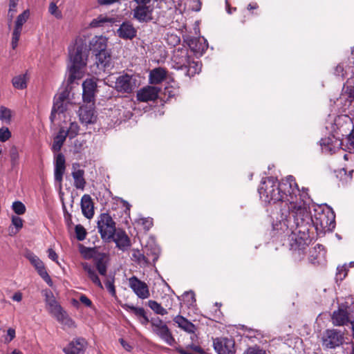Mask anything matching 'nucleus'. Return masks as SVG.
Wrapping results in <instances>:
<instances>
[{"label":"nucleus","instance_id":"37","mask_svg":"<svg viewBox=\"0 0 354 354\" xmlns=\"http://www.w3.org/2000/svg\"><path fill=\"white\" fill-rule=\"evenodd\" d=\"M27 80L26 74L19 75L13 77L12 83L15 88L24 89L27 86Z\"/></svg>","mask_w":354,"mask_h":354},{"label":"nucleus","instance_id":"33","mask_svg":"<svg viewBox=\"0 0 354 354\" xmlns=\"http://www.w3.org/2000/svg\"><path fill=\"white\" fill-rule=\"evenodd\" d=\"M176 350L180 354H205V352L200 346L193 342L187 344L185 348L178 346Z\"/></svg>","mask_w":354,"mask_h":354},{"label":"nucleus","instance_id":"32","mask_svg":"<svg viewBox=\"0 0 354 354\" xmlns=\"http://www.w3.org/2000/svg\"><path fill=\"white\" fill-rule=\"evenodd\" d=\"M66 134H65V129L64 127H61L57 135L53 139V143L51 149L53 152H58L60 151L63 146L66 138Z\"/></svg>","mask_w":354,"mask_h":354},{"label":"nucleus","instance_id":"25","mask_svg":"<svg viewBox=\"0 0 354 354\" xmlns=\"http://www.w3.org/2000/svg\"><path fill=\"white\" fill-rule=\"evenodd\" d=\"M106 39L103 36H95L89 43V49L95 55L106 50Z\"/></svg>","mask_w":354,"mask_h":354},{"label":"nucleus","instance_id":"11","mask_svg":"<svg viewBox=\"0 0 354 354\" xmlns=\"http://www.w3.org/2000/svg\"><path fill=\"white\" fill-rule=\"evenodd\" d=\"M128 281L129 288L138 298L145 299L150 296L149 287L145 281L140 280L136 276H132Z\"/></svg>","mask_w":354,"mask_h":354},{"label":"nucleus","instance_id":"36","mask_svg":"<svg viewBox=\"0 0 354 354\" xmlns=\"http://www.w3.org/2000/svg\"><path fill=\"white\" fill-rule=\"evenodd\" d=\"M188 46L190 49L195 53L202 54L206 49V45L202 43L200 39L192 38L188 41Z\"/></svg>","mask_w":354,"mask_h":354},{"label":"nucleus","instance_id":"46","mask_svg":"<svg viewBox=\"0 0 354 354\" xmlns=\"http://www.w3.org/2000/svg\"><path fill=\"white\" fill-rule=\"evenodd\" d=\"M11 118V111L10 109L1 106L0 108V120L3 122H9Z\"/></svg>","mask_w":354,"mask_h":354},{"label":"nucleus","instance_id":"63","mask_svg":"<svg viewBox=\"0 0 354 354\" xmlns=\"http://www.w3.org/2000/svg\"><path fill=\"white\" fill-rule=\"evenodd\" d=\"M7 335L9 337V339H6V340L8 342L12 341L15 337V330L12 328H8L7 330Z\"/></svg>","mask_w":354,"mask_h":354},{"label":"nucleus","instance_id":"47","mask_svg":"<svg viewBox=\"0 0 354 354\" xmlns=\"http://www.w3.org/2000/svg\"><path fill=\"white\" fill-rule=\"evenodd\" d=\"M66 167H55L54 176L55 181L58 182L60 185L63 180V175L65 172Z\"/></svg>","mask_w":354,"mask_h":354},{"label":"nucleus","instance_id":"64","mask_svg":"<svg viewBox=\"0 0 354 354\" xmlns=\"http://www.w3.org/2000/svg\"><path fill=\"white\" fill-rule=\"evenodd\" d=\"M348 96L354 100V86H348L346 88Z\"/></svg>","mask_w":354,"mask_h":354},{"label":"nucleus","instance_id":"18","mask_svg":"<svg viewBox=\"0 0 354 354\" xmlns=\"http://www.w3.org/2000/svg\"><path fill=\"white\" fill-rule=\"evenodd\" d=\"M79 117L80 121L86 124L95 123L97 115L93 108V104L82 106L79 110Z\"/></svg>","mask_w":354,"mask_h":354},{"label":"nucleus","instance_id":"59","mask_svg":"<svg viewBox=\"0 0 354 354\" xmlns=\"http://www.w3.org/2000/svg\"><path fill=\"white\" fill-rule=\"evenodd\" d=\"M48 254L49 259H50L51 260H53V261H55L57 264H59V262L57 261V254L55 252V250H53L52 248H49L48 250Z\"/></svg>","mask_w":354,"mask_h":354},{"label":"nucleus","instance_id":"15","mask_svg":"<svg viewBox=\"0 0 354 354\" xmlns=\"http://www.w3.org/2000/svg\"><path fill=\"white\" fill-rule=\"evenodd\" d=\"M153 8L147 5H138L133 10V17L140 23H147L152 19Z\"/></svg>","mask_w":354,"mask_h":354},{"label":"nucleus","instance_id":"23","mask_svg":"<svg viewBox=\"0 0 354 354\" xmlns=\"http://www.w3.org/2000/svg\"><path fill=\"white\" fill-rule=\"evenodd\" d=\"M108 261V256L105 253H97L93 257L95 267L102 276L106 275Z\"/></svg>","mask_w":354,"mask_h":354},{"label":"nucleus","instance_id":"7","mask_svg":"<svg viewBox=\"0 0 354 354\" xmlns=\"http://www.w3.org/2000/svg\"><path fill=\"white\" fill-rule=\"evenodd\" d=\"M69 91L67 88L63 90L61 93L55 95L50 120L51 123H54L56 120H61L62 118L66 119L69 115L68 113V106L69 102Z\"/></svg>","mask_w":354,"mask_h":354},{"label":"nucleus","instance_id":"54","mask_svg":"<svg viewBox=\"0 0 354 354\" xmlns=\"http://www.w3.org/2000/svg\"><path fill=\"white\" fill-rule=\"evenodd\" d=\"M12 223L17 228V231L23 227V220L17 216L12 217Z\"/></svg>","mask_w":354,"mask_h":354},{"label":"nucleus","instance_id":"22","mask_svg":"<svg viewBox=\"0 0 354 354\" xmlns=\"http://www.w3.org/2000/svg\"><path fill=\"white\" fill-rule=\"evenodd\" d=\"M174 321L176 324H177L179 328L192 334L190 338L192 342H194L197 338V336L195 334L196 326L192 322L180 315H177L175 317Z\"/></svg>","mask_w":354,"mask_h":354},{"label":"nucleus","instance_id":"52","mask_svg":"<svg viewBox=\"0 0 354 354\" xmlns=\"http://www.w3.org/2000/svg\"><path fill=\"white\" fill-rule=\"evenodd\" d=\"M149 322L151 324V326H153V329L158 328L159 327H161L162 326L166 325L164 322L160 319L159 317L153 318L151 320H149Z\"/></svg>","mask_w":354,"mask_h":354},{"label":"nucleus","instance_id":"50","mask_svg":"<svg viewBox=\"0 0 354 354\" xmlns=\"http://www.w3.org/2000/svg\"><path fill=\"white\" fill-rule=\"evenodd\" d=\"M11 136V133L7 127L0 128V141L6 142Z\"/></svg>","mask_w":354,"mask_h":354},{"label":"nucleus","instance_id":"60","mask_svg":"<svg viewBox=\"0 0 354 354\" xmlns=\"http://www.w3.org/2000/svg\"><path fill=\"white\" fill-rule=\"evenodd\" d=\"M348 142L349 145L353 149H354V126H353L352 131L348 136Z\"/></svg>","mask_w":354,"mask_h":354},{"label":"nucleus","instance_id":"61","mask_svg":"<svg viewBox=\"0 0 354 354\" xmlns=\"http://www.w3.org/2000/svg\"><path fill=\"white\" fill-rule=\"evenodd\" d=\"M120 0H97V3L101 6H109L118 2Z\"/></svg>","mask_w":354,"mask_h":354},{"label":"nucleus","instance_id":"27","mask_svg":"<svg viewBox=\"0 0 354 354\" xmlns=\"http://www.w3.org/2000/svg\"><path fill=\"white\" fill-rule=\"evenodd\" d=\"M81 266L91 281L98 288L102 289V283L95 271V268L87 262H82Z\"/></svg>","mask_w":354,"mask_h":354},{"label":"nucleus","instance_id":"56","mask_svg":"<svg viewBox=\"0 0 354 354\" xmlns=\"http://www.w3.org/2000/svg\"><path fill=\"white\" fill-rule=\"evenodd\" d=\"M334 74L336 76H341L342 77H344L346 75V72L344 71V66L342 64H339L335 68Z\"/></svg>","mask_w":354,"mask_h":354},{"label":"nucleus","instance_id":"19","mask_svg":"<svg viewBox=\"0 0 354 354\" xmlns=\"http://www.w3.org/2000/svg\"><path fill=\"white\" fill-rule=\"evenodd\" d=\"M30 263L35 266L41 277L49 285L52 286L53 281L50 277L48 274L43 262L33 254H29L27 256Z\"/></svg>","mask_w":354,"mask_h":354},{"label":"nucleus","instance_id":"40","mask_svg":"<svg viewBox=\"0 0 354 354\" xmlns=\"http://www.w3.org/2000/svg\"><path fill=\"white\" fill-rule=\"evenodd\" d=\"M323 257L324 253H321L320 252H317L316 247H315L310 252L308 260L313 265L320 264Z\"/></svg>","mask_w":354,"mask_h":354},{"label":"nucleus","instance_id":"34","mask_svg":"<svg viewBox=\"0 0 354 354\" xmlns=\"http://www.w3.org/2000/svg\"><path fill=\"white\" fill-rule=\"evenodd\" d=\"M132 258L141 267H147L151 264L149 254L147 253V255H145L139 250H134L133 251Z\"/></svg>","mask_w":354,"mask_h":354},{"label":"nucleus","instance_id":"6","mask_svg":"<svg viewBox=\"0 0 354 354\" xmlns=\"http://www.w3.org/2000/svg\"><path fill=\"white\" fill-rule=\"evenodd\" d=\"M174 62L178 70H184L186 76L192 77L201 70V64L198 62L190 61L187 50L178 48L174 55Z\"/></svg>","mask_w":354,"mask_h":354},{"label":"nucleus","instance_id":"55","mask_svg":"<svg viewBox=\"0 0 354 354\" xmlns=\"http://www.w3.org/2000/svg\"><path fill=\"white\" fill-rule=\"evenodd\" d=\"M18 1H15L14 4L12 3L11 0L9 2V10L8 15L10 18V20L13 18L15 13L16 12V6Z\"/></svg>","mask_w":354,"mask_h":354},{"label":"nucleus","instance_id":"53","mask_svg":"<svg viewBox=\"0 0 354 354\" xmlns=\"http://www.w3.org/2000/svg\"><path fill=\"white\" fill-rule=\"evenodd\" d=\"M184 297L189 305H192L196 302L195 295L192 291L185 292Z\"/></svg>","mask_w":354,"mask_h":354},{"label":"nucleus","instance_id":"57","mask_svg":"<svg viewBox=\"0 0 354 354\" xmlns=\"http://www.w3.org/2000/svg\"><path fill=\"white\" fill-rule=\"evenodd\" d=\"M331 142H332V138H330L329 137L325 138H322L320 140V145L322 147H327L329 150H331V147H330Z\"/></svg>","mask_w":354,"mask_h":354},{"label":"nucleus","instance_id":"30","mask_svg":"<svg viewBox=\"0 0 354 354\" xmlns=\"http://www.w3.org/2000/svg\"><path fill=\"white\" fill-rule=\"evenodd\" d=\"M76 166H79L75 163L73 165L74 171L72 172V176L74 179V185L77 189H84L86 185V180L84 178V171L83 169H76Z\"/></svg>","mask_w":354,"mask_h":354},{"label":"nucleus","instance_id":"35","mask_svg":"<svg viewBox=\"0 0 354 354\" xmlns=\"http://www.w3.org/2000/svg\"><path fill=\"white\" fill-rule=\"evenodd\" d=\"M127 309L131 310L140 319V322L142 325H147L149 322L148 317L146 315L145 310L143 308H138L134 306L126 305Z\"/></svg>","mask_w":354,"mask_h":354},{"label":"nucleus","instance_id":"42","mask_svg":"<svg viewBox=\"0 0 354 354\" xmlns=\"http://www.w3.org/2000/svg\"><path fill=\"white\" fill-rule=\"evenodd\" d=\"M79 131V126L77 122H70V126L68 129L65 130V134L66 136H68L71 139L75 138Z\"/></svg>","mask_w":354,"mask_h":354},{"label":"nucleus","instance_id":"16","mask_svg":"<svg viewBox=\"0 0 354 354\" xmlns=\"http://www.w3.org/2000/svg\"><path fill=\"white\" fill-rule=\"evenodd\" d=\"M116 32L120 38L131 40L136 37L137 30L130 21H125L120 26Z\"/></svg>","mask_w":354,"mask_h":354},{"label":"nucleus","instance_id":"29","mask_svg":"<svg viewBox=\"0 0 354 354\" xmlns=\"http://www.w3.org/2000/svg\"><path fill=\"white\" fill-rule=\"evenodd\" d=\"M167 71L165 68L158 67L150 71L149 79L152 84H158L164 81L167 77Z\"/></svg>","mask_w":354,"mask_h":354},{"label":"nucleus","instance_id":"12","mask_svg":"<svg viewBox=\"0 0 354 354\" xmlns=\"http://www.w3.org/2000/svg\"><path fill=\"white\" fill-rule=\"evenodd\" d=\"M234 340L232 338H216L214 339L213 346L218 354H234Z\"/></svg>","mask_w":354,"mask_h":354},{"label":"nucleus","instance_id":"48","mask_svg":"<svg viewBox=\"0 0 354 354\" xmlns=\"http://www.w3.org/2000/svg\"><path fill=\"white\" fill-rule=\"evenodd\" d=\"M243 354H267L266 351L258 346H250L247 348Z\"/></svg>","mask_w":354,"mask_h":354},{"label":"nucleus","instance_id":"58","mask_svg":"<svg viewBox=\"0 0 354 354\" xmlns=\"http://www.w3.org/2000/svg\"><path fill=\"white\" fill-rule=\"evenodd\" d=\"M80 301L81 303L84 304L87 307H91L92 306V301L90 299H88L86 295H82L80 297Z\"/></svg>","mask_w":354,"mask_h":354},{"label":"nucleus","instance_id":"62","mask_svg":"<svg viewBox=\"0 0 354 354\" xmlns=\"http://www.w3.org/2000/svg\"><path fill=\"white\" fill-rule=\"evenodd\" d=\"M142 225H144V227L145 229L149 230L153 225L152 220L148 219V218H144V219H142Z\"/></svg>","mask_w":354,"mask_h":354},{"label":"nucleus","instance_id":"41","mask_svg":"<svg viewBox=\"0 0 354 354\" xmlns=\"http://www.w3.org/2000/svg\"><path fill=\"white\" fill-rule=\"evenodd\" d=\"M59 0H53L50 5L48 11L49 12L55 16L57 19H61L62 15L61 11L59 10L58 7L57 6V3L59 2Z\"/></svg>","mask_w":354,"mask_h":354},{"label":"nucleus","instance_id":"10","mask_svg":"<svg viewBox=\"0 0 354 354\" xmlns=\"http://www.w3.org/2000/svg\"><path fill=\"white\" fill-rule=\"evenodd\" d=\"M322 342L326 348L339 347L344 342V333L337 329H327L323 333Z\"/></svg>","mask_w":354,"mask_h":354},{"label":"nucleus","instance_id":"51","mask_svg":"<svg viewBox=\"0 0 354 354\" xmlns=\"http://www.w3.org/2000/svg\"><path fill=\"white\" fill-rule=\"evenodd\" d=\"M55 167H66L65 158L62 153H58L55 158Z\"/></svg>","mask_w":354,"mask_h":354},{"label":"nucleus","instance_id":"2","mask_svg":"<svg viewBox=\"0 0 354 354\" xmlns=\"http://www.w3.org/2000/svg\"><path fill=\"white\" fill-rule=\"evenodd\" d=\"M303 189V196H300L299 202L297 206L293 207V214L290 220H288L286 227H297L302 229V225H305L310 234L311 229L315 228L317 233L323 232L329 229L331 223L334 221L335 216L330 210L325 212L322 206H318L314 209L315 214L313 216L310 211V206L306 201L309 198L307 192Z\"/></svg>","mask_w":354,"mask_h":354},{"label":"nucleus","instance_id":"13","mask_svg":"<svg viewBox=\"0 0 354 354\" xmlns=\"http://www.w3.org/2000/svg\"><path fill=\"white\" fill-rule=\"evenodd\" d=\"M160 88L153 86H147L140 89L136 94L139 102H147L155 101L158 97Z\"/></svg>","mask_w":354,"mask_h":354},{"label":"nucleus","instance_id":"39","mask_svg":"<svg viewBox=\"0 0 354 354\" xmlns=\"http://www.w3.org/2000/svg\"><path fill=\"white\" fill-rule=\"evenodd\" d=\"M106 22L113 23L114 22V19L103 15H100L97 18L93 19L90 25L92 28H97L102 26Z\"/></svg>","mask_w":354,"mask_h":354},{"label":"nucleus","instance_id":"1","mask_svg":"<svg viewBox=\"0 0 354 354\" xmlns=\"http://www.w3.org/2000/svg\"><path fill=\"white\" fill-rule=\"evenodd\" d=\"M260 197L266 203H284L288 209H281L279 221L286 227L288 220L293 214V207L297 206L301 194L292 176L279 181L274 177L263 178L258 189Z\"/></svg>","mask_w":354,"mask_h":354},{"label":"nucleus","instance_id":"20","mask_svg":"<svg viewBox=\"0 0 354 354\" xmlns=\"http://www.w3.org/2000/svg\"><path fill=\"white\" fill-rule=\"evenodd\" d=\"M331 321L334 326H343L351 323L349 313L346 309L338 308L334 310L331 315Z\"/></svg>","mask_w":354,"mask_h":354},{"label":"nucleus","instance_id":"26","mask_svg":"<svg viewBox=\"0 0 354 354\" xmlns=\"http://www.w3.org/2000/svg\"><path fill=\"white\" fill-rule=\"evenodd\" d=\"M81 209L83 215L87 218H91L94 215V207L91 197L84 194L81 199Z\"/></svg>","mask_w":354,"mask_h":354},{"label":"nucleus","instance_id":"49","mask_svg":"<svg viewBox=\"0 0 354 354\" xmlns=\"http://www.w3.org/2000/svg\"><path fill=\"white\" fill-rule=\"evenodd\" d=\"M105 286L109 293L113 296L115 297L116 291L114 286V279H107L104 282Z\"/></svg>","mask_w":354,"mask_h":354},{"label":"nucleus","instance_id":"3","mask_svg":"<svg viewBox=\"0 0 354 354\" xmlns=\"http://www.w3.org/2000/svg\"><path fill=\"white\" fill-rule=\"evenodd\" d=\"M291 232L290 236V246L292 251V258L296 261H300L304 259L306 253V249L310 241V236L305 225H302V229H299L295 226L287 227Z\"/></svg>","mask_w":354,"mask_h":354},{"label":"nucleus","instance_id":"31","mask_svg":"<svg viewBox=\"0 0 354 354\" xmlns=\"http://www.w3.org/2000/svg\"><path fill=\"white\" fill-rule=\"evenodd\" d=\"M95 55L97 67L104 70L111 67V55L106 50L101 53H96Z\"/></svg>","mask_w":354,"mask_h":354},{"label":"nucleus","instance_id":"38","mask_svg":"<svg viewBox=\"0 0 354 354\" xmlns=\"http://www.w3.org/2000/svg\"><path fill=\"white\" fill-rule=\"evenodd\" d=\"M148 306L155 313L158 315H165L167 314V310L154 300H149Z\"/></svg>","mask_w":354,"mask_h":354},{"label":"nucleus","instance_id":"28","mask_svg":"<svg viewBox=\"0 0 354 354\" xmlns=\"http://www.w3.org/2000/svg\"><path fill=\"white\" fill-rule=\"evenodd\" d=\"M153 332L168 345L173 346L176 341L171 332L167 325L162 326L156 329H153Z\"/></svg>","mask_w":354,"mask_h":354},{"label":"nucleus","instance_id":"45","mask_svg":"<svg viewBox=\"0 0 354 354\" xmlns=\"http://www.w3.org/2000/svg\"><path fill=\"white\" fill-rule=\"evenodd\" d=\"M13 211L18 215L24 214L26 212V206L21 201H15L12 205Z\"/></svg>","mask_w":354,"mask_h":354},{"label":"nucleus","instance_id":"4","mask_svg":"<svg viewBox=\"0 0 354 354\" xmlns=\"http://www.w3.org/2000/svg\"><path fill=\"white\" fill-rule=\"evenodd\" d=\"M69 57L72 65L69 68V74L67 79V84H72L75 80L82 77L81 68L86 66L87 52L82 42L76 43L69 48Z\"/></svg>","mask_w":354,"mask_h":354},{"label":"nucleus","instance_id":"17","mask_svg":"<svg viewBox=\"0 0 354 354\" xmlns=\"http://www.w3.org/2000/svg\"><path fill=\"white\" fill-rule=\"evenodd\" d=\"M87 346V342L84 338L77 337L69 343L67 347L63 349L66 354H84Z\"/></svg>","mask_w":354,"mask_h":354},{"label":"nucleus","instance_id":"44","mask_svg":"<svg viewBox=\"0 0 354 354\" xmlns=\"http://www.w3.org/2000/svg\"><path fill=\"white\" fill-rule=\"evenodd\" d=\"M75 232L78 241H83L86 239V231L82 225H77L75 227Z\"/></svg>","mask_w":354,"mask_h":354},{"label":"nucleus","instance_id":"9","mask_svg":"<svg viewBox=\"0 0 354 354\" xmlns=\"http://www.w3.org/2000/svg\"><path fill=\"white\" fill-rule=\"evenodd\" d=\"M138 86L137 75L125 73L116 79L115 88L119 93L129 94L133 93Z\"/></svg>","mask_w":354,"mask_h":354},{"label":"nucleus","instance_id":"8","mask_svg":"<svg viewBox=\"0 0 354 354\" xmlns=\"http://www.w3.org/2000/svg\"><path fill=\"white\" fill-rule=\"evenodd\" d=\"M97 228L101 238L106 241H111L116 232L115 223L107 213L100 214L97 221Z\"/></svg>","mask_w":354,"mask_h":354},{"label":"nucleus","instance_id":"24","mask_svg":"<svg viewBox=\"0 0 354 354\" xmlns=\"http://www.w3.org/2000/svg\"><path fill=\"white\" fill-rule=\"evenodd\" d=\"M116 246L121 250L125 251L131 246V241L126 232L122 230L115 232L112 239Z\"/></svg>","mask_w":354,"mask_h":354},{"label":"nucleus","instance_id":"14","mask_svg":"<svg viewBox=\"0 0 354 354\" xmlns=\"http://www.w3.org/2000/svg\"><path fill=\"white\" fill-rule=\"evenodd\" d=\"M29 17V11L28 10H24L21 14H20L17 18L15 23V29L12 32V49H15L18 45V41L20 38L22 26L24 23L27 21Z\"/></svg>","mask_w":354,"mask_h":354},{"label":"nucleus","instance_id":"43","mask_svg":"<svg viewBox=\"0 0 354 354\" xmlns=\"http://www.w3.org/2000/svg\"><path fill=\"white\" fill-rule=\"evenodd\" d=\"M10 158L12 167H15L19 164V153L15 147H12L10 150Z\"/></svg>","mask_w":354,"mask_h":354},{"label":"nucleus","instance_id":"21","mask_svg":"<svg viewBox=\"0 0 354 354\" xmlns=\"http://www.w3.org/2000/svg\"><path fill=\"white\" fill-rule=\"evenodd\" d=\"M96 83L93 80H86L82 84V97L84 102L91 103L94 101Z\"/></svg>","mask_w":354,"mask_h":354},{"label":"nucleus","instance_id":"5","mask_svg":"<svg viewBox=\"0 0 354 354\" xmlns=\"http://www.w3.org/2000/svg\"><path fill=\"white\" fill-rule=\"evenodd\" d=\"M45 301L48 312L62 325L68 328L75 327V322L56 301L51 291L45 293Z\"/></svg>","mask_w":354,"mask_h":354}]
</instances>
